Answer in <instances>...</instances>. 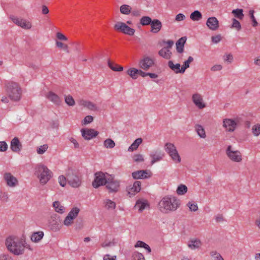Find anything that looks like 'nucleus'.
Segmentation results:
<instances>
[{
  "label": "nucleus",
  "instance_id": "obj_1",
  "mask_svg": "<svg viewBox=\"0 0 260 260\" xmlns=\"http://www.w3.org/2000/svg\"><path fill=\"white\" fill-rule=\"evenodd\" d=\"M5 244L8 250L17 256L23 254L25 248H27V243L24 239L14 235L9 236L6 239Z\"/></svg>",
  "mask_w": 260,
  "mask_h": 260
},
{
  "label": "nucleus",
  "instance_id": "obj_2",
  "mask_svg": "<svg viewBox=\"0 0 260 260\" xmlns=\"http://www.w3.org/2000/svg\"><path fill=\"white\" fill-rule=\"evenodd\" d=\"M180 205V201L176 197L168 195L163 197L158 204L159 210L165 214L176 211Z\"/></svg>",
  "mask_w": 260,
  "mask_h": 260
},
{
  "label": "nucleus",
  "instance_id": "obj_3",
  "mask_svg": "<svg viewBox=\"0 0 260 260\" xmlns=\"http://www.w3.org/2000/svg\"><path fill=\"white\" fill-rule=\"evenodd\" d=\"M35 175L42 185H46L53 177L52 172L46 166L42 164L36 166Z\"/></svg>",
  "mask_w": 260,
  "mask_h": 260
},
{
  "label": "nucleus",
  "instance_id": "obj_4",
  "mask_svg": "<svg viewBox=\"0 0 260 260\" xmlns=\"http://www.w3.org/2000/svg\"><path fill=\"white\" fill-rule=\"evenodd\" d=\"M7 92L9 98L13 101L18 102L21 99L22 90L17 83H9L7 87Z\"/></svg>",
  "mask_w": 260,
  "mask_h": 260
},
{
  "label": "nucleus",
  "instance_id": "obj_5",
  "mask_svg": "<svg viewBox=\"0 0 260 260\" xmlns=\"http://www.w3.org/2000/svg\"><path fill=\"white\" fill-rule=\"evenodd\" d=\"M164 149L171 160L175 164H179L181 161V157L175 145L171 142L165 144Z\"/></svg>",
  "mask_w": 260,
  "mask_h": 260
},
{
  "label": "nucleus",
  "instance_id": "obj_6",
  "mask_svg": "<svg viewBox=\"0 0 260 260\" xmlns=\"http://www.w3.org/2000/svg\"><path fill=\"white\" fill-rule=\"evenodd\" d=\"M225 154L228 158L232 162L240 163L243 160V155L241 152L235 149L233 146L229 145L226 150Z\"/></svg>",
  "mask_w": 260,
  "mask_h": 260
},
{
  "label": "nucleus",
  "instance_id": "obj_7",
  "mask_svg": "<svg viewBox=\"0 0 260 260\" xmlns=\"http://www.w3.org/2000/svg\"><path fill=\"white\" fill-rule=\"evenodd\" d=\"M67 177L69 184L72 187L78 188L81 185V176L77 172L69 170L68 172Z\"/></svg>",
  "mask_w": 260,
  "mask_h": 260
},
{
  "label": "nucleus",
  "instance_id": "obj_8",
  "mask_svg": "<svg viewBox=\"0 0 260 260\" xmlns=\"http://www.w3.org/2000/svg\"><path fill=\"white\" fill-rule=\"evenodd\" d=\"M191 100L194 107L198 110H202L208 107L207 102L204 96L199 92H196L192 93Z\"/></svg>",
  "mask_w": 260,
  "mask_h": 260
},
{
  "label": "nucleus",
  "instance_id": "obj_9",
  "mask_svg": "<svg viewBox=\"0 0 260 260\" xmlns=\"http://www.w3.org/2000/svg\"><path fill=\"white\" fill-rule=\"evenodd\" d=\"M10 19L14 23L22 29L29 30L32 27V22L31 20L29 19L19 17L14 15H11Z\"/></svg>",
  "mask_w": 260,
  "mask_h": 260
},
{
  "label": "nucleus",
  "instance_id": "obj_10",
  "mask_svg": "<svg viewBox=\"0 0 260 260\" xmlns=\"http://www.w3.org/2000/svg\"><path fill=\"white\" fill-rule=\"evenodd\" d=\"M109 174L108 173H104L101 172H96L94 174V179L92 182V186L94 188H96L101 186L106 185Z\"/></svg>",
  "mask_w": 260,
  "mask_h": 260
},
{
  "label": "nucleus",
  "instance_id": "obj_11",
  "mask_svg": "<svg viewBox=\"0 0 260 260\" xmlns=\"http://www.w3.org/2000/svg\"><path fill=\"white\" fill-rule=\"evenodd\" d=\"M114 28L118 31L129 36H133L135 32V29L130 27L126 23L121 21L117 22L114 24Z\"/></svg>",
  "mask_w": 260,
  "mask_h": 260
},
{
  "label": "nucleus",
  "instance_id": "obj_12",
  "mask_svg": "<svg viewBox=\"0 0 260 260\" xmlns=\"http://www.w3.org/2000/svg\"><path fill=\"white\" fill-rule=\"evenodd\" d=\"M222 126L228 132H233L237 128L238 119L237 118H225L222 121Z\"/></svg>",
  "mask_w": 260,
  "mask_h": 260
},
{
  "label": "nucleus",
  "instance_id": "obj_13",
  "mask_svg": "<svg viewBox=\"0 0 260 260\" xmlns=\"http://www.w3.org/2000/svg\"><path fill=\"white\" fill-rule=\"evenodd\" d=\"M4 179L6 185L10 188H15L19 184L17 178L13 175L11 173L6 172L4 174Z\"/></svg>",
  "mask_w": 260,
  "mask_h": 260
},
{
  "label": "nucleus",
  "instance_id": "obj_14",
  "mask_svg": "<svg viewBox=\"0 0 260 260\" xmlns=\"http://www.w3.org/2000/svg\"><path fill=\"white\" fill-rule=\"evenodd\" d=\"M106 186L109 192H116L119 189L120 182L118 180H115L112 175H110Z\"/></svg>",
  "mask_w": 260,
  "mask_h": 260
},
{
  "label": "nucleus",
  "instance_id": "obj_15",
  "mask_svg": "<svg viewBox=\"0 0 260 260\" xmlns=\"http://www.w3.org/2000/svg\"><path fill=\"white\" fill-rule=\"evenodd\" d=\"M149 156L150 159V164L153 165L162 160L164 157L165 154L160 150H154L150 152Z\"/></svg>",
  "mask_w": 260,
  "mask_h": 260
},
{
  "label": "nucleus",
  "instance_id": "obj_16",
  "mask_svg": "<svg viewBox=\"0 0 260 260\" xmlns=\"http://www.w3.org/2000/svg\"><path fill=\"white\" fill-rule=\"evenodd\" d=\"M154 64V60L150 57L146 56L141 59L139 62V67L142 70L148 71Z\"/></svg>",
  "mask_w": 260,
  "mask_h": 260
},
{
  "label": "nucleus",
  "instance_id": "obj_17",
  "mask_svg": "<svg viewBox=\"0 0 260 260\" xmlns=\"http://www.w3.org/2000/svg\"><path fill=\"white\" fill-rule=\"evenodd\" d=\"M82 137L86 140H90L95 138L99 133L92 128H85L81 129Z\"/></svg>",
  "mask_w": 260,
  "mask_h": 260
},
{
  "label": "nucleus",
  "instance_id": "obj_18",
  "mask_svg": "<svg viewBox=\"0 0 260 260\" xmlns=\"http://www.w3.org/2000/svg\"><path fill=\"white\" fill-rule=\"evenodd\" d=\"M152 173L150 170H139L134 172L132 177L134 179H144L151 177Z\"/></svg>",
  "mask_w": 260,
  "mask_h": 260
},
{
  "label": "nucleus",
  "instance_id": "obj_19",
  "mask_svg": "<svg viewBox=\"0 0 260 260\" xmlns=\"http://www.w3.org/2000/svg\"><path fill=\"white\" fill-rule=\"evenodd\" d=\"M78 104L79 106L86 108L90 111H97L99 110V107L96 105L88 100H80L78 101Z\"/></svg>",
  "mask_w": 260,
  "mask_h": 260
},
{
  "label": "nucleus",
  "instance_id": "obj_20",
  "mask_svg": "<svg viewBox=\"0 0 260 260\" xmlns=\"http://www.w3.org/2000/svg\"><path fill=\"white\" fill-rule=\"evenodd\" d=\"M203 243L201 240L198 238H192L190 239L187 244L188 247L191 250L199 249L202 246Z\"/></svg>",
  "mask_w": 260,
  "mask_h": 260
},
{
  "label": "nucleus",
  "instance_id": "obj_21",
  "mask_svg": "<svg viewBox=\"0 0 260 260\" xmlns=\"http://www.w3.org/2000/svg\"><path fill=\"white\" fill-rule=\"evenodd\" d=\"M206 24L208 28L212 31H215L219 27V21L215 17H210L208 18Z\"/></svg>",
  "mask_w": 260,
  "mask_h": 260
},
{
  "label": "nucleus",
  "instance_id": "obj_22",
  "mask_svg": "<svg viewBox=\"0 0 260 260\" xmlns=\"http://www.w3.org/2000/svg\"><path fill=\"white\" fill-rule=\"evenodd\" d=\"M168 67L170 69L176 74H183L185 70L183 66L178 63H174L172 60H170L168 63Z\"/></svg>",
  "mask_w": 260,
  "mask_h": 260
},
{
  "label": "nucleus",
  "instance_id": "obj_23",
  "mask_svg": "<svg viewBox=\"0 0 260 260\" xmlns=\"http://www.w3.org/2000/svg\"><path fill=\"white\" fill-rule=\"evenodd\" d=\"M135 208L140 212L149 208V204L147 200L143 199L138 200L135 206Z\"/></svg>",
  "mask_w": 260,
  "mask_h": 260
},
{
  "label": "nucleus",
  "instance_id": "obj_24",
  "mask_svg": "<svg viewBox=\"0 0 260 260\" xmlns=\"http://www.w3.org/2000/svg\"><path fill=\"white\" fill-rule=\"evenodd\" d=\"M46 98L56 105H59L61 103V99L59 96L52 91H49L46 94Z\"/></svg>",
  "mask_w": 260,
  "mask_h": 260
},
{
  "label": "nucleus",
  "instance_id": "obj_25",
  "mask_svg": "<svg viewBox=\"0 0 260 260\" xmlns=\"http://www.w3.org/2000/svg\"><path fill=\"white\" fill-rule=\"evenodd\" d=\"M10 148L14 152H19L22 149V145L18 138H13L10 144Z\"/></svg>",
  "mask_w": 260,
  "mask_h": 260
},
{
  "label": "nucleus",
  "instance_id": "obj_26",
  "mask_svg": "<svg viewBox=\"0 0 260 260\" xmlns=\"http://www.w3.org/2000/svg\"><path fill=\"white\" fill-rule=\"evenodd\" d=\"M44 237V233L42 231L33 232L30 237L31 242L38 243L41 241Z\"/></svg>",
  "mask_w": 260,
  "mask_h": 260
},
{
  "label": "nucleus",
  "instance_id": "obj_27",
  "mask_svg": "<svg viewBox=\"0 0 260 260\" xmlns=\"http://www.w3.org/2000/svg\"><path fill=\"white\" fill-rule=\"evenodd\" d=\"M151 32L154 34L158 33L161 29L162 23L157 19H153L151 23Z\"/></svg>",
  "mask_w": 260,
  "mask_h": 260
},
{
  "label": "nucleus",
  "instance_id": "obj_28",
  "mask_svg": "<svg viewBox=\"0 0 260 260\" xmlns=\"http://www.w3.org/2000/svg\"><path fill=\"white\" fill-rule=\"evenodd\" d=\"M54 211L58 214H62L66 211V208L59 201H54L52 203Z\"/></svg>",
  "mask_w": 260,
  "mask_h": 260
},
{
  "label": "nucleus",
  "instance_id": "obj_29",
  "mask_svg": "<svg viewBox=\"0 0 260 260\" xmlns=\"http://www.w3.org/2000/svg\"><path fill=\"white\" fill-rule=\"evenodd\" d=\"M141 189V183L139 181H135L132 187L128 188V192L133 196L139 192Z\"/></svg>",
  "mask_w": 260,
  "mask_h": 260
},
{
  "label": "nucleus",
  "instance_id": "obj_30",
  "mask_svg": "<svg viewBox=\"0 0 260 260\" xmlns=\"http://www.w3.org/2000/svg\"><path fill=\"white\" fill-rule=\"evenodd\" d=\"M103 204L104 208L109 211L114 210L116 207V203L109 199H105L103 201Z\"/></svg>",
  "mask_w": 260,
  "mask_h": 260
},
{
  "label": "nucleus",
  "instance_id": "obj_31",
  "mask_svg": "<svg viewBox=\"0 0 260 260\" xmlns=\"http://www.w3.org/2000/svg\"><path fill=\"white\" fill-rule=\"evenodd\" d=\"M158 54L162 57L168 59L171 58L172 53L170 48L164 47L159 51Z\"/></svg>",
  "mask_w": 260,
  "mask_h": 260
},
{
  "label": "nucleus",
  "instance_id": "obj_32",
  "mask_svg": "<svg viewBox=\"0 0 260 260\" xmlns=\"http://www.w3.org/2000/svg\"><path fill=\"white\" fill-rule=\"evenodd\" d=\"M143 140L139 138L136 139L131 145L128 148L127 151L129 152H133L138 148L140 145L142 143Z\"/></svg>",
  "mask_w": 260,
  "mask_h": 260
},
{
  "label": "nucleus",
  "instance_id": "obj_33",
  "mask_svg": "<svg viewBox=\"0 0 260 260\" xmlns=\"http://www.w3.org/2000/svg\"><path fill=\"white\" fill-rule=\"evenodd\" d=\"M135 248H142L146 250L147 253H150L151 252V249L150 247L146 243L142 241H138L135 245Z\"/></svg>",
  "mask_w": 260,
  "mask_h": 260
},
{
  "label": "nucleus",
  "instance_id": "obj_34",
  "mask_svg": "<svg viewBox=\"0 0 260 260\" xmlns=\"http://www.w3.org/2000/svg\"><path fill=\"white\" fill-rule=\"evenodd\" d=\"M195 130L198 135L202 139H205L207 137L205 128L200 124L195 126Z\"/></svg>",
  "mask_w": 260,
  "mask_h": 260
},
{
  "label": "nucleus",
  "instance_id": "obj_35",
  "mask_svg": "<svg viewBox=\"0 0 260 260\" xmlns=\"http://www.w3.org/2000/svg\"><path fill=\"white\" fill-rule=\"evenodd\" d=\"M186 40V39L185 37H182L176 42V49L179 53H181L183 51L184 45Z\"/></svg>",
  "mask_w": 260,
  "mask_h": 260
},
{
  "label": "nucleus",
  "instance_id": "obj_36",
  "mask_svg": "<svg viewBox=\"0 0 260 260\" xmlns=\"http://www.w3.org/2000/svg\"><path fill=\"white\" fill-rule=\"evenodd\" d=\"M190 19L193 21H199L202 18V13L198 10H196L190 14Z\"/></svg>",
  "mask_w": 260,
  "mask_h": 260
},
{
  "label": "nucleus",
  "instance_id": "obj_37",
  "mask_svg": "<svg viewBox=\"0 0 260 260\" xmlns=\"http://www.w3.org/2000/svg\"><path fill=\"white\" fill-rule=\"evenodd\" d=\"M126 74L129 75L133 79H137L138 77L139 69L131 68L128 69L126 72Z\"/></svg>",
  "mask_w": 260,
  "mask_h": 260
},
{
  "label": "nucleus",
  "instance_id": "obj_38",
  "mask_svg": "<svg viewBox=\"0 0 260 260\" xmlns=\"http://www.w3.org/2000/svg\"><path fill=\"white\" fill-rule=\"evenodd\" d=\"M108 66L112 71L115 72H121L123 70L122 66L112 62L110 60H108Z\"/></svg>",
  "mask_w": 260,
  "mask_h": 260
},
{
  "label": "nucleus",
  "instance_id": "obj_39",
  "mask_svg": "<svg viewBox=\"0 0 260 260\" xmlns=\"http://www.w3.org/2000/svg\"><path fill=\"white\" fill-rule=\"evenodd\" d=\"M188 191L187 187L184 184H180L176 189V193L179 196L185 195Z\"/></svg>",
  "mask_w": 260,
  "mask_h": 260
},
{
  "label": "nucleus",
  "instance_id": "obj_40",
  "mask_svg": "<svg viewBox=\"0 0 260 260\" xmlns=\"http://www.w3.org/2000/svg\"><path fill=\"white\" fill-rule=\"evenodd\" d=\"M103 146L105 148L112 149L115 146V143L112 139L108 138L103 142Z\"/></svg>",
  "mask_w": 260,
  "mask_h": 260
},
{
  "label": "nucleus",
  "instance_id": "obj_41",
  "mask_svg": "<svg viewBox=\"0 0 260 260\" xmlns=\"http://www.w3.org/2000/svg\"><path fill=\"white\" fill-rule=\"evenodd\" d=\"M132 159L133 161L137 164L142 163L145 161L144 155L140 153L134 154L132 156Z\"/></svg>",
  "mask_w": 260,
  "mask_h": 260
},
{
  "label": "nucleus",
  "instance_id": "obj_42",
  "mask_svg": "<svg viewBox=\"0 0 260 260\" xmlns=\"http://www.w3.org/2000/svg\"><path fill=\"white\" fill-rule=\"evenodd\" d=\"M243 11L242 9H236L233 10L232 12V13L237 18L242 20V19H243V17H244V14H243Z\"/></svg>",
  "mask_w": 260,
  "mask_h": 260
},
{
  "label": "nucleus",
  "instance_id": "obj_43",
  "mask_svg": "<svg viewBox=\"0 0 260 260\" xmlns=\"http://www.w3.org/2000/svg\"><path fill=\"white\" fill-rule=\"evenodd\" d=\"M132 8L127 5H122L120 7L121 13L125 15H128L131 12Z\"/></svg>",
  "mask_w": 260,
  "mask_h": 260
},
{
  "label": "nucleus",
  "instance_id": "obj_44",
  "mask_svg": "<svg viewBox=\"0 0 260 260\" xmlns=\"http://www.w3.org/2000/svg\"><path fill=\"white\" fill-rule=\"evenodd\" d=\"M49 146L48 144L41 145L36 148V152L38 154L42 155L45 153L48 150Z\"/></svg>",
  "mask_w": 260,
  "mask_h": 260
},
{
  "label": "nucleus",
  "instance_id": "obj_45",
  "mask_svg": "<svg viewBox=\"0 0 260 260\" xmlns=\"http://www.w3.org/2000/svg\"><path fill=\"white\" fill-rule=\"evenodd\" d=\"M152 20L149 16H143L140 21L141 25L145 26L151 24Z\"/></svg>",
  "mask_w": 260,
  "mask_h": 260
},
{
  "label": "nucleus",
  "instance_id": "obj_46",
  "mask_svg": "<svg viewBox=\"0 0 260 260\" xmlns=\"http://www.w3.org/2000/svg\"><path fill=\"white\" fill-rule=\"evenodd\" d=\"M254 12L253 10H250L248 12V14L252 21V25L253 27H256L258 25V22L254 15Z\"/></svg>",
  "mask_w": 260,
  "mask_h": 260
},
{
  "label": "nucleus",
  "instance_id": "obj_47",
  "mask_svg": "<svg viewBox=\"0 0 260 260\" xmlns=\"http://www.w3.org/2000/svg\"><path fill=\"white\" fill-rule=\"evenodd\" d=\"M80 209L77 207H74L71 209L68 215L75 219L78 216Z\"/></svg>",
  "mask_w": 260,
  "mask_h": 260
},
{
  "label": "nucleus",
  "instance_id": "obj_48",
  "mask_svg": "<svg viewBox=\"0 0 260 260\" xmlns=\"http://www.w3.org/2000/svg\"><path fill=\"white\" fill-rule=\"evenodd\" d=\"M212 260H224L221 255L216 251H212L210 252Z\"/></svg>",
  "mask_w": 260,
  "mask_h": 260
},
{
  "label": "nucleus",
  "instance_id": "obj_49",
  "mask_svg": "<svg viewBox=\"0 0 260 260\" xmlns=\"http://www.w3.org/2000/svg\"><path fill=\"white\" fill-rule=\"evenodd\" d=\"M55 45L58 48L62 49L67 52H69V47L68 45L64 44L58 40H55Z\"/></svg>",
  "mask_w": 260,
  "mask_h": 260
},
{
  "label": "nucleus",
  "instance_id": "obj_50",
  "mask_svg": "<svg viewBox=\"0 0 260 260\" xmlns=\"http://www.w3.org/2000/svg\"><path fill=\"white\" fill-rule=\"evenodd\" d=\"M64 101L69 106H73L75 105L74 98L70 95H66L64 96Z\"/></svg>",
  "mask_w": 260,
  "mask_h": 260
},
{
  "label": "nucleus",
  "instance_id": "obj_51",
  "mask_svg": "<svg viewBox=\"0 0 260 260\" xmlns=\"http://www.w3.org/2000/svg\"><path fill=\"white\" fill-rule=\"evenodd\" d=\"M251 131L253 135L254 136H258L260 135V124H256L253 125L252 127Z\"/></svg>",
  "mask_w": 260,
  "mask_h": 260
},
{
  "label": "nucleus",
  "instance_id": "obj_52",
  "mask_svg": "<svg viewBox=\"0 0 260 260\" xmlns=\"http://www.w3.org/2000/svg\"><path fill=\"white\" fill-rule=\"evenodd\" d=\"M132 257L133 260H145L144 255L137 251L133 253Z\"/></svg>",
  "mask_w": 260,
  "mask_h": 260
},
{
  "label": "nucleus",
  "instance_id": "obj_53",
  "mask_svg": "<svg viewBox=\"0 0 260 260\" xmlns=\"http://www.w3.org/2000/svg\"><path fill=\"white\" fill-rule=\"evenodd\" d=\"M232 21L233 23L231 26V28H235L238 31L240 30L241 29V25L239 21L235 18H233L232 19Z\"/></svg>",
  "mask_w": 260,
  "mask_h": 260
},
{
  "label": "nucleus",
  "instance_id": "obj_54",
  "mask_svg": "<svg viewBox=\"0 0 260 260\" xmlns=\"http://www.w3.org/2000/svg\"><path fill=\"white\" fill-rule=\"evenodd\" d=\"M68 181L67 178L63 175H60L58 177V182L59 185L62 187H64Z\"/></svg>",
  "mask_w": 260,
  "mask_h": 260
},
{
  "label": "nucleus",
  "instance_id": "obj_55",
  "mask_svg": "<svg viewBox=\"0 0 260 260\" xmlns=\"http://www.w3.org/2000/svg\"><path fill=\"white\" fill-rule=\"evenodd\" d=\"M187 206L191 211L195 212L198 210V206L197 204L192 202H189L187 203Z\"/></svg>",
  "mask_w": 260,
  "mask_h": 260
},
{
  "label": "nucleus",
  "instance_id": "obj_56",
  "mask_svg": "<svg viewBox=\"0 0 260 260\" xmlns=\"http://www.w3.org/2000/svg\"><path fill=\"white\" fill-rule=\"evenodd\" d=\"M74 220L72 217L67 215L63 220V224L67 226H70L73 223Z\"/></svg>",
  "mask_w": 260,
  "mask_h": 260
},
{
  "label": "nucleus",
  "instance_id": "obj_57",
  "mask_svg": "<svg viewBox=\"0 0 260 260\" xmlns=\"http://www.w3.org/2000/svg\"><path fill=\"white\" fill-rule=\"evenodd\" d=\"M93 120V117L91 115H87L85 116L82 121L83 125H87L91 123Z\"/></svg>",
  "mask_w": 260,
  "mask_h": 260
},
{
  "label": "nucleus",
  "instance_id": "obj_58",
  "mask_svg": "<svg viewBox=\"0 0 260 260\" xmlns=\"http://www.w3.org/2000/svg\"><path fill=\"white\" fill-rule=\"evenodd\" d=\"M193 61V58L192 56H189L187 59L183 62L182 66L185 71L189 67L190 63Z\"/></svg>",
  "mask_w": 260,
  "mask_h": 260
},
{
  "label": "nucleus",
  "instance_id": "obj_59",
  "mask_svg": "<svg viewBox=\"0 0 260 260\" xmlns=\"http://www.w3.org/2000/svg\"><path fill=\"white\" fill-rule=\"evenodd\" d=\"M56 37L57 38L56 40L58 41H67L68 40V38L63 34L60 32H57L56 34Z\"/></svg>",
  "mask_w": 260,
  "mask_h": 260
},
{
  "label": "nucleus",
  "instance_id": "obj_60",
  "mask_svg": "<svg viewBox=\"0 0 260 260\" xmlns=\"http://www.w3.org/2000/svg\"><path fill=\"white\" fill-rule=\"evenodd\" d=\"M223 60L224 61L231 63L233 61V56L232 54H226L223 56Z\"/></svg>",
  "mask_w": 260,
  "mask_h": 260
},
{
  "label": "nucleus",
  "instance_id": "obj_61",
  "mask_svg": "<svg viewBox=\"0 0 260 260\" xmlns=\"http://www.w3.org/2000/svg\"><path fill=\"white\" fill-rule=\"evenodd\" d=\"M9 195L6 192H1L0 193V200L4 202H6L8 201Z\"/></svg>",
  "mask_w": 260,
  "mask_h": 260
},
{
  "label": "nucleus",
  "instance_id": "obj_62",
  "mask_svg": "<svg viewBox=\"0 0 260 260\" xmlns=\"http://www.w3.org/2000/svg\"><path fill=\"white\" fill-rule=\"evenodd\" d=\"M8 149V145L5 141H0V152H5Z\"/></svg>",
  "mask_w": 260,
  "mask_h": 260
},
{
  "label": "nucleus",
  "instance_id": "obj_63",
  "mask_svg": "<svg viewBox=\"0 0 260 260\" xmlns=\"http://www.w3.org/2000/svg\"><path fill=\"white\" fill-rule=\"evenodd\" d=\"M223 67L221 64H216L212 66L211 68V70L213 72L220 71L222 69Z\"/></svg>",
  "mask_w": 260,
  "mask_h": 260
},
{
  "label": "nucleus",
  "instance_id": "obj_64",
  "mask_svg": "<svg viewBox=\"0 0 260 260\" xmlns=\"http://www.w3.org/2000/svg\"><path fill=\"white\" fill-rule=\"evenodd\" d=\"M211 40L213 43L217 44L221 40V37L220 35H217L212 37Z\"/></svg>",
  "mask_w": 260,
  "mask_h": 260
}]
</instances>
